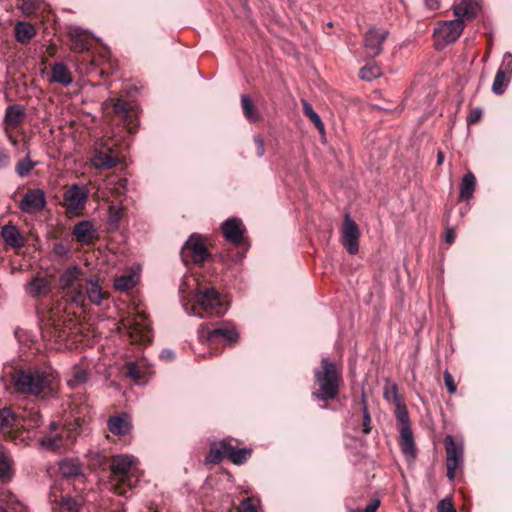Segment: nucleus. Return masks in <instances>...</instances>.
I'll return each mask as SVG.
<instances>
[{
	"mask_svg": "<svg viewBox=\"0 0 512 512\" xmlns=\"http://www.w3.org/2000/svg\"><path fill=\"white\" fill-rule=\"evenodd\" d=\"M512 76V54L506 52L503 55L502 62L498 68L493 84L492 92L496 95H502L510 82Z\"/></svg>",
	"mask_w": 512,
	"mask_h": 512,
	"instance_id": "412c9836",
	"label": "nucleus"
},
{
	"mask_svg": "<svg viewBox=\"0 0 512 512\" xmlns=\"http://www.w3.org/2000/svg\"><path fill=\"white\" fill-rule=\"evenodd\" d=\"M50 82L66 87L73 82V76L64 63L57 62L51 67Z\"/></svg>",
	"mask_w": 512,
	"mask_h": 512,
	"instance_id": "c85d7f7f",
	"label": "nucleus"
},
{
	"mask_svg": "<svg viewBox=\"0 0 512 512\" xmlns=\"http://www.w3.org/2000/svg\"><path fill=\"white\" fill-rule=\"evenodd\" d=\"M135 462V458L128 455L108 457L97 453L92 457L90 465L95 470L108 473L110 490L120 496H127L138 482Z\"/></svg>",
	"mask_w": 512,
	"mask_h": 512,
	"instance_id": "f03ea898",
	"label": "nucleus"
},
{
	"mask_svg": "<svg viewBox=\"0 0 512 512\" xmlns=\"http://www.w3.org/2000/svg\"><path fill=\"white\" fill-rule=\"evenodd\" d=\"M241 107L245 118L249 122L256 123L262 119L261 114L254 105L253 101L246 94H243L241 96Z\"/></svg>",
	"mask_w": 512,
	"mask_h": 512,
	"instance_id": "58836bf2",
	"label": "nucleus"
},
{
	"mask_svg": "<svg viewBox=\"0 0 512 512\" xmlns=\"http://www.w3.org/2000/svg\"><path fill=\"white\" fill-rule=\"evenodd\" d=\"M395 417L400 427H410L409 415L405 405V402L395 404Z\"/></svg>",
	"mask_w": 512,
	"mask_h": 512,
	"instance_id": "a18cd8bd",
	"label": "nucleus"
},
{
	"mask_svg": "<svg viewBox=\"0 0 512 512\" xmlns=\"http://www.w3.org/2000/svg\"><path fill=\"white\" fill-rule=\"evenodd\" d=\"M128 180L124 177H111L106 181V189L118 200L120 203L127 191Z\"/></svg>",
	"mask_w": 512,
	"mask_h": 512,
	"instance_id": "f704fd0d",
	"label": "nucleus"
},
{
	"mask_svg": "<svg viewBox=\"0 0 512 512\" xmlns=\"http://www.w3.org/2000/svg\"><path fill=\"white\" fill-rule=\"evenodd\" d=\"M12 460L6 451L0 447V480L9 481L12 477Z\"/></svg>",
	"mask_w": 512,
	"mask_h": 512,
	"instance_id": "a19ab883",
	"label": "nucleus"
},
{
	"mask_svg": "<svg viewBox=\"0 0 512 512\" xmlns=\"http://www.w3.org/2000/svg\"><path fill=\"white\" fill-rule=\"evenodd\" d=\"M236 510L237 512H257V509L250 498L244 499Z\"/></svg>",
	"mask_w": 512,
	"mask_h": 512,
	"instance_id": "864d4df0",
	"label": "nucleus"
},
{
	"mask_svg": "<svg viewBox=\"0 0 512 512\" xmlns=\"http://www.w3.org/2000/svg\"><path fill=\"white\" fill-rule=\"evenodd\" d=\"M9 498V500H6V504L0 505V512H21L23 511L24 507L21 503L14 501L12 498L13 496L11 494H8L6 496Z\"/></svg>",
	"mask_w": 512,
	"mask_h": 512,
	"instance_id": "09e8293b",
	"label": "nucleus"
},
{
	"mask_svg": "<svg viewBox=\"0 0 512 512\" xmlns=\"http://www.w3.org/2000/svg\"><path fill=\"white\" fill-rule=\"evenodd\" d=\"M252 450L247 448L237 449L230 441L222 440L218 443H212L208 455L211 463L218 464L224 458H228L236 465L244 464L251 456Z\"/></svg>",
	"mask_w": 512,
	"mask_h": 512,
	"instance_id": "1a4fd4ad",
	"label": "nucleus"
},
{
	"mask_svg": "<svg viewBox=\"0 0 512 512\" xmlns=\"http://www.w3.org/2000/svg\"><path fill=\"white\" fill-rule=\"evenodd\" d=\"M161 358H165V359H168V360H173L174 359V352L170 351V350H164L161 352Z\"/></svg>",
	"mask_w": 512,
	"mask_h": 512,
	"instance_id": "e2e57ef3",
	"label": "nucleus"
},
{
	"mask_svg": "<svg viewBox=\"0 0 512 512\" xmlns=\"http://www.w3.org/2000/svg\"><path fill=\"white\" fill-rule=\"evenodd\" d=\"M109 102L111 103L112 112L127 131L130 134L136 133L138 129V106L121 98H111Z\"/></svg>",
	"mask_w": 512,
	"mask_h": 512,
	"instance_id": "f8f14e48",
	"label": "nucleus"
},
{
	"mask_svg": "<svg viewBox=\"0 0 512 512\" xmlns=\"http://www.w3.org/2000/svg\"><path fill=\"white\" fill-rule=\"evenodd\" d=\"M479 2H458L453 5L454 20L439 21L434 29L436 42L454 43L462 34L466 23L471 22L479 11Z\"/></svg>",
	"mask_w": 512,
	"mask_h": 512,
	"instance_id": "39448f33",
	"label": "nucleus"
},
{
	"mask_svg": "<svg viewBox=\"0 0 512 512\" xmlns=\"http://www.w3.org/2000/svg\"><path fill=\"white\" fill-rule=\"evenodd\" d=\"M59 472L63 477L61 481H63L64 484L69 485L71 480L83 483L84 474L82 465L77 459L65 458L61 460L59 463Z\"/></svg>",
	"mask_w": 512,
	"mask_h": 512,
	"instance_id": "b1692460",
	"label": "nucleus"
},
{
	"mask_svg": "<svg viewBox=\"0 0 512 512\" xmlns=\"http://www.w3.org/2000/svg\"><path fill=\"white\" fill-rule=\"evenodd\" d=\"M443 377H444V383H445L447 390L450 393H455L457 388H456V384L454 382L453 376L448 371H445Z\"/></svg>",
	"mask_w": 512,
	"mask_h": 512,
	"instance_id": "5fc2aeb1",
	"label": "nucleus"
},
{
	"mask_svg": "<svg viewBox=\"0 0 512 512\" xmlns=\"http://www.w3.org/2000/svg\"><path fill=\"white\" fill-rule=\"evenodd\" d=\"M55 51H56V47H55L54 45H51V46H49V47H48V53H49L50 55H52V56H53V55H54V53H55Z\"/></svg>",
	"mask_w": 512,
	"mask_h": 512,
	"instance_id": "69168bd1",
	"label": "nucleus"
},
{
	"mask_svg": "<svg viewBox=\"0 0 512 512\" xmlns=\"http://www.w3.org/2000/svg\"><path fill=\"white\" fill-rule=\"evenodd\" d=\"M51 290V282L46 277H35L27 285V292L35 298L45 297Z\"/></svg>",
	"mask_w": 512,
	"mask_h": 512,
	"instance_id": "2f4dec72",
	"label": "nucleus"
},
{
	"mask_svg": "<svg viewBox=\"0 0 512 512\" xmlns=\"http://www.w3.org/2000/svg\"><path fill=\"white\" fill-rule=\"evenodd\" d=\"M89 377L90 372L88 367L84 364H76L71 369L67 383L71 387L82 385L88 381Z\"/></svg>",
	"mask_w": 512,
	"mask_h": 512,
	"instance_id": "c9c22d12",
	"label": "nucleus"
},
{
	"mask_svg": "<svg viewBox=\"0 0 512 512\" xmlns=\"http://www.w3.org/2000/svg\"><path fill=\"white\" fill-rule=\"evenodd\" d=\"M134 285L135 280L132 274L121 275L114 281V288L118 291H127L129 289H132Z\"/></svg>",
	"mask_w": 512,
	"mask_h": 512,
	"instance_id": "de8ad7c7",
	"label": "nucleus"
},
{
	"mask_svg": "<svg viewBox=\"0 0 512 512\" xmlns=\"http://www.w3.org/2000/svg\"><path fill=\"white\" fill-rule=\"evenodd\" d=\"M476 187V178L472 172H467L460 183L459 198L462 201H466L473 196Z\"/></svg>",
	"mask_w": 512,
	"mask_h": 512,
	"instance_id": "4c0bfd02",
	"label": "nucleus"
},
{
	"mask_svg": "<svg viewBox=\"0 0 512 512\" xmlns=\"http://www.w3.org/2000/svg\"><path fill=\"white\" fill-rule=\"evenodd\" d=\"M124 159L123 144L119 142V139L109 137L96 144L91 163L96 169L107 170L116 167Z\"/></svg>",
	"mask_w": 512,
	"mask_h": 512,
	"instance_id": "423d86ee",
	"label": "nucleus"
},
{
	"mask_svg": "<svg viewBox=\"0 0 512 512\" xmlns=\"http://www.w3.org/2000/svg\"><path fill=\"white\" fill-rule=\"evenodd\" d=\"M16 40L21 44H27L36 35L35 27L27 22H18L14 28Z\"/></svg>",
	"mask_w": 512,
	"mask_h": 512,
	"instance_id": "e433bc0d",
	"label": "nucleus"
},
{
	"mask_svg": "<svg viewBox=\"0 0 512 512\" xmlns=\"http://www.w3.org/2000/svg\"><path fill=\"white\" fill-rule=\"evenodd\" d=\"M360 230L357 223L347 214L341 229V242L347 252L355 255L359 251Z\"/></svg>",
	"mask_w": 512,
	"mask_h": 512,
	"instance_id": "a211bd4d",
	"label": "nucleus"
},
{
	"mask_svg": "<svg viewBox=\"0 0 512 512\" xmlns=\"http://www.w3.org/2000/svg\"><path fill=\"white\" fill-rule=\"evenodd\" d=\"M379 506H380V500L374 499L362 511L363 512H376V510L378 509Z\"/></svg>",
	"mask_w": 512,
	"mask_h": 512,
	"instance_id": "680f3d73",
	"label": "nucleus"
},
{
	"mask_svg": "<svg viewBox=\"0 0 512 512\" xmlns=\"http://www.w3.org/2000/svg\"><path fill=\"white\" fill-rule=\"evenodd\" d=\"M46 206V195L42 189H28L23 195L19 208L21 211L29 214L41 212Z\"/></svg>",
	"mask_w": 512,
	"mask_h": 512,
	"instance_id": "aec40b11",
	"label": "nucleus"
},
{
	"mask_svg": "<svg viewBox=\"0 0 512 512\" xmlns=\"http://www.w3.org/2000/svg\"><path fill=\"white\" fill-rule=\"evenodd\" d=\"M437 509H438V512H456L451 500H449V499L441 500L438 503Z\"/></svg>",
	"mask_w": 512,
	"mask_h": 512,
	"instance_id": "6e6d98bb",
	"label": "nucleus"
},
{
	"mask_svg": "<svg viewBox=\"0 0 512 512\" xmlns=\"http://www.w3.org/2000/svg\"><path fill=\"white\" fill-rule=\"evenodd\" d=\"M400 440L399 444L402 449V452L405 456L409 458H415L416 456V447L413 439V434L411 427H400Z\"/></svg>",
	"mask_w": 512,
	"mask_h": 512,
	"instance_id": "72a5a7b5",
	"label": "nucleus"
},
{
	"mask_svg": "<svg viewBox=\"0 0 512 512\" xmlns=\"http://www.w3.org/2000/svg\"><path fill=\"white\" fill-rule=\"evenodd\" d=\"M456 233L454 228H447L445 231V241L449 245L453 244L455 241Z\"/></svg>",
	"mask_w": 512,
	"mask_h": 512,
	"instance_id": "bf43d9fd",
	"label": "nucleus"
},
{
	"mask_svg": "<svg viewBox=\"0 0 512 512\" xmlns=\"http://www.w3.org/2000/svg\"><path fill=\"white\" fill-rule=\"evenodd\" d=\"M221 229L225 239L229 242L235 245H240L243 242L245 226L241 219L229 218L222 223Z\"/></svg>",
	"mask_w": 512,
	"mask_h": 512,
	"instance_id": "393cba45",
	"label": "nucleus"
},
{
	"mask_svg": "<svg viewBox=\"0 0 512 512\" xmlns=\"http://www.w3.org/2000/svg\"><path fill=\"white\" fill-rule=\"evenodd\" d=\"M180 256L185 265L193 263L200 266L213 260V256L207 250L201 236L195 234L191 235L186 241L181 249Z\"/></svg>",
	"mask_w": 512,
	"mask_h": 512,
	"instance_id": "ddd939ff",
	"label": "nucleus"
},
{
	"mask_svg": "<svg viewBox=\"0 0 512 512\" xmlns=\"http://www.w3.org/2000/svg\"><path fill=\"white\" fill-rule=\"evenodd\" d=\"M354 512H363V511H362L361 509H357V510H356V511H354Z\"/></svg>",
	"mask_w": 512,
	"mask_h": 512,
	"instance_id": "338daca9",
	"label": "nucleus"
},
{
	"mask_svg": "<svg viewBox=\"0 0 512 512\" xmlns=\"http://www.w3.org/2000/svg\"><path fill=\"white\" fill-rule=\"evenodd\" d=\"M83 272L80 268L73 266L63 271L58 279L57 287L66 302L76 305L83 304L84 296Z\"/></svg>",
	"mask_w": 512,
	"mask_h": 512,
	"instance_id": "6e6552de",
	"label": "nucleus"
},
{
	"mask_svg": "<svg viewBox=\"0 0 512 512\" xmlns=\"http://www.w3.org/2000/svg\"><path fill=\"white\" fill-rule=\"evenodd\" d=\"M383 396L394 405L404 401V398L398 393V386L395 383L387 382L384 387Z\"/></svg>",
	"mask_w": 512,
	"mask_h": 512,
	"instance_id": "c03bdc74",
	"label": "nucleus"
},
{
	"mask_svg": "<svg viewBox=\"0 0 512 512\" xmlns=\"http://www.w3.org/2000/svg\"><path fill=\"white\" fill-rule=\"evenodd\" d=\"M444 161V154L443 152L439 151L437 155V164L441 165Z\"/></svg>",
	"mask_w": 512,
	"mask_h": 512,
	"instance_id": "0e129e2a",
	"label": "nucleus"
},
{
	"mask_svg": "<svg viewBox=\"0 0 512 512\" xmlns=\"http://www.w3.org/2000/svg\"><path fill=\"white\" fill-rule=\"evenodd\" d=\"M72 235L82 245H93L99 239L97 229L89 220L76 223L72 229Z\"/></svg>",
	"mask_w": 512,
	"mask_h": 512,
	"instance_id": "5701e85b",
	"label": "nucleus"
},
{
	"mask_svg": "<svg viewBox=\"0 0 512 512\" xmlns=\"http://www.w3.org/2000/svg\"><path fill=\"white\" fill-rule=\"evenodd\" d=\"M108 292L103 291L99 284V280H88L84 281V296L87 297L92 303L100 305L102 301L108 298Z\"/></svg>",
	"mask_w": 512,
	"mask_h": 512,
	"instance_id": "cd10ccee",
	"label": "nucleus"
},
{
	"mask_svg": "<svg viewBox=\"0 0 512 512\" xmlns=\"http://www.w3.org/2000/svg\"><path fill=\"white\" fill-rule=\"evenodd\" d=\"M108 430L117 436H125L131 429V424L125 414L109 417L107 421Z\"/></svg>",
	"mask_w": 512,
	"mask_h": 512,
	"instance_id": "473e14b6",
	"label": "nucleus"
},
{
	"mask_svg": "<svg viewBox=\"0 0 512 512\" xmlns=\"http://www.w3.org/2000/svg\"><path fill=\"white\" fill-rule=\"evenodd\" d=\"M360 405H361V410L363 412V417H362V432L366 435H368L371 430H372V425H371V415L369 413V410H368V404H367V401H366V396H365V392L363 391L362 392V395H361V401H360Z\"/></svg>",
	"mask_w": 512,
	"mask_h": 512,
	"instance_id": "79ce46f5",
	"label": "nucleus"
},
{
	"mask_svg": "<svg viewBox=\"0 0 512 512\" xmlns=\"http://www.w3.org/2000/svg\"><path fill=\"white\" fill-rule=\"evenodd\" d=\"M123 208L117 206L109 207V222L111 225H117L123 217Z\"/></svg>",
	"mask_w": 512,
	"mask_h": 512,
	"instance_id": "8fccbe9b",
	"label": "nucleus"
},
{
	"mask_svg": "<svg viewBox=\"0 0 512 512\" xmlns=\"http://www.w3.org/2000/svg\"><path fill=\"white\" fill-rule=\"evenodd\" d=\"M254 144L256 146V155L262 157L265 153V143L261 134H256L253 137Z\"/></svg>",
	"mask_w": 512,
	"mask_h": 512,
	"instance_id": "603ef678",
	"label": "nucleus"
},
{
	"mask_svg": "<svg viewBox=\"0 0 512 512\" xmlns=\"http://www.w3.org/2000/svg\"><path fill=\"white\" fill-rule=\"evenodd\" d=\"M89 61L87 68H86V74L93 79L94 77H104L108 75V70L106 68L107 63L104 61V59L100 56H91L88 54L86 57L83 58V61Z\"/></svg>",
	"mask_w": 512,
	"mask_h": 512,
	"instance_id": "7c9ffc66",
	"label": "nucleus"
},
{
	"mask_svg": "<svg viewBox=\"0 0 512 512\" xmlns=\"http://www.w3.org/2000/svg\"><path fill=\"white\" fill-rule=\"evenodd\" d=\"M85 397L80 396L78 399L74 400V404L79 402L80 405V412L81 414L85 415L89 413V405L84 403Z\"/></svg>",
	"mask_w": 512,
	"mask_h": 512,
	"instance_id": "052dcab7",
	"label": "nucleus"
},
{
	"mask_svg": "<svg viewBox=\"0 0 512 512\" xmlns=\"http://www.w3.org/2000/svg\"><path fill=\"white\" fill-rule=\"evenodd\" d=\"M89 197V190L84 185L72 184L67 186L63 193L62 206L69 217L83 214Z\"/></svg>",
	"mask_w": 512,
	"mask_h": 512,
	"instance_id": "9b49d317",
	"label": "nucleus"
},
{
	"mask_svg": "<svg viewBox=\"0 0 512 512\" xmlns=\"http://www.w3.org/2000/svg\"><path fill=\"white\" fill-rule=\"evenodd\" d=\"M198 336L202 342H207L210 346L222 342L234 344L239 338V334L235 327L224 322L216 327H210L206 323L201 324L198 330Z\"/></svg>",
	"mask_w": 512,
	"mask_h": 512,
	"instance_id": "9d476101",
	"label": "nucleus"
},
{
	"mask_svg": "<svg viewBox=\"0 0 512 512\" xmlns=\"http://www.w3.org/2000/svg\"><path fill=\"white\" fill-rule=\"evenodd\" d=\"M71 333V327H68L66 320L55 318L54 315H50L42 327L43 337L57 343L67 341Z\"/></svg>",
	"mask_w": 512,
	"mask_h": 512,
	"instance_id": "f3484780",
	"label": "nucleus"
},
{
	"mask_svg": "<svg viewBox=\"0 0 512 512\" xmlns=\"http://www.w3.org/2000/svg\"><path fill=\"white\" fill-rule=\"evenodd\" d=\"M124 369L125 375L138 383L145 381L147 375L150 373V367L145 359L128 361L125 363Z\"/></svg>",
	"mask_w": 512,
	"mask_h": 512,
	"instance_id": "bb28decb",
	"label": "nucleus"
},
{
	"mask_svg": "<svg viewBox=\"0 0 512 512\" xmlns=\"http://www.w3.org/2000/svg\"><path fill=\"white\" fill-rule=\"evenodd\" d=\"M36 3L37 2H22L21 9L27 13L28 15L33 14L36 9Z\"/></svg>",
	"mask_w": 512,
	"mask_h": 512,
	"instance_id": "13d9d810",
	"label": "nucleus"
},
{
	"mask_svg": "<svg viewBox=\"0 0 512 512\" xmlns=\"http://www.w3.org/2000/svg\"><path fill=\"white\" fill-rule=\"evenodd\" d=\"M4 378H9L17 392L40 399L55 396L59 385L58 377L51 368L7 366L4 368Z\"/></svg>",
	"mask_w": 512,
	"mask_h": 512,
	"instance_id": "f257e3e1",
	"label": "nucleus"
},
{
	"mask_svg": "<svg viewBox=\"0 0 512 512\" xmlns=\"http://www.w3.org/2000/svg\"><path fill=\"white\" fill-rule=\"evenodd\" d=\"M24 117V111L17 105H10L6 109L5 123L8 127H17Z\"/></svg>",
	"mask_w": 512,
	"mask_h": 512,
	"instance_id": "ea45409f",
	"label": "nucleus"
},
{
	"mask_svg": "<svg viewBox=\"0 0 512 512\" xmlns=\"http://www.w3.org/2000/svg\"><path fill=\"white\" fill-rule=\"evenodd\" d=\"M314 390L312 397L321 402V408H328L336 400L343 385L342 366L328 357H323L320 365L313 371Z\"/></svg>",
	"mask_w": 512,
	"mask_h": 512,
	"instance_id": "20e7f679",
	"label": "nucleus"
},
{
	"mask_svg": "<svg viewBox=\"0 0 512 512\" xmlns=\"http://www.w3.org/2000/svg\"><path fill=\"white\" fill-rule=\"evenodd\" d=\"M42 424V416L36 406L30 408L4 407L0 409V432L15 444L27 443L31 432Z\"/></svg>",
	"mask_w": 512,
	"mask_h": 512,
	"instance_id": "7ed1b4c3",
	"label": "nucleus"
},
{
	"mask_svg": "<svg viewBox=\"0 0 512 512\" xmlns=\"http://www.w3.org/2000/svg\"><path fill=\"white\" fill-rule=\"evenodd\" d=\"M64 482L60 481L55 483L49 492V502L52 504V510H56V506L61 511L78 512L82 505V499L78 496L72 497L69 494L63 493Z\"/></svg>",
	"mask_w": 512,
	"mask_h": 512,
	"instance_id": "2eb2a0df",
	"label": "nucleus"
},
{
	"mask_svg": "<svg viewBox=\"0 0 512 512\" xmlns=\"http://www.w3.org/2000/svg\"><path fill=\"white\" fill-rule=\"evenodd\" d=\"M381 75V69L376 64H366L359 71L362 80L371 81Z\"/></svg>",
	"mask_w": 512,
	"mask_h": 512,
	"instance_id": "49530a36",
	"label": "nucleus"
},
{
	"mask_svg": "<svg viewBox=\"0 0 512 512\" xmlns=\"http://www.w3.org/2000/svg\"><path fill=\"white\" fill-rule=\"evenodd\" d=\"M67 35L70 40V49L74 52L82 53L89 51L91 43L86 32L77 26H69Z\"/></svg>",
	"mask_w": 512,
	"mask_h": 512,
	"instance_id": "a878e982",
	"label": "nucleus"
},
{
	"mask_svg": "<svg viewBox=\"0 0 512 512\" xmlns=\"http://www.w3.org/2000/svg\"><path fill=\"white\" fill-rule=\"evenodd\" d=\"M76 429H70L63 427L59 432L43 436L39 442L44 448L62 453L63 451L69 450L74 445L78 436Z\"/></svg>",
	"mask_w": 512,
	"mask_h": 512,
	"instance_id": "4468645a",
	"label": "nucleus"
},
{
	"mask_svg": "<svg viewBox=\"0 0 512 512\" xmlns=\"http://www.w3.org/2000/svg\"><path fill=\"white\" fill-rule=\"evenodd\" d=\"M32 169L33 164L28 159L21 160L16 165V172L22 177L28 175Z\"/></svg>",
	"mask_w": 512,
	"mask_h": 512,
	"instance_id": "3c124183",
	"label": "nucleus"
},
{
	"mask_svg": "<svg viewBox=\"0 0 512 512\" xmlns=\"http://www.w3.org/2000/svg\"><path fill=\"white\" fill-rule=\"evenodd\" d=\"M446 448V467L447 477L453 481L455 478V470L462 464L463 461V450L462 447L457 445L452 436L445 438Z\"/></svg>",
	"mask_w": 512,
	"mask_h": 512,
	"instance_id": "4be33fe9",
	"label": "nucleus"
},
{
	"mask_svg": "<svg viewBox=\"0 0 512 512\" xmlns=\"http://www.w3.org/2000/svg\"><path fill=\"white\" fill-rule=\"evenodd\" d=\"M383 28L371 27L364 35V48L368 57L379 56L383 51V43L388 36Z\"/></svg>",
	"mask_w": 512,
	"mask_h": 512,
	"instance_id": "6ab92c4d",
	"label": "nucleus"
},
{
	"mask_svg": "<svg viewBox=\"0 0 512 512\" xmlns=\"http://www.w3.org/2000/svg\"><path fill=\"white\" fill-rule=\"evenodd\" d=\"M228 309V302L214 287H199L192 305L194 314L199 317L208 315L223 316Z\"/></svg>",
	"mask_w": 512,
	"mask_h": 512,
	"instance_id": "0eeeda50",
	"label": "nucleus"
},
{
	"mask_svg": "<svg viewBox=\"0 0 512 512\" xmlns=\"http://www.w3.org/2000/svg\"><path fill=\"white\" fill-rule=\"evenodd\" d=\"M128 336L133 344L146 346L152 341V332L150 324L144 315L128 320L126 325Z\"/></svg>",
	"mask_w": 512,
	"mask_h": 512,
	"instance_id": "dca6fc26",
	"label": "nucleus"
},
{
	"mask_svg": "<svg viewBox=\"0 0 512 512\" xmlns=\"http://www.w3.org/2000/svg\"><path fill=\"white\" fill-rule=\"evenodd\" d=\"M1 236L6 245L19 249L25 245V238L21 235L18 228L12 224L5 225L1 230Z\"/></svg>",
	"mask_w": 512,
	"mask_h": 512,
	"instance_id": "c756f323",
	"label": "nucleus"
},
{
	"mask_svg": "<svg viewBox=\"0 0 512 512\" xmlns=\"http://www.w3.org/2000/svg\"><path fill=\"white\" fill-rule=\"evenodd\" d=\"M303 113L310 119L320 133L324 132V124L320 116L314 111L312 105L306 101L303 102Z\"/></svg>",
	"mask_w": 512,
	"mask_h": 512,
	"instance_id": "37998d69",
	"label": "nucleus"
},
{
	"mask_svg": "<svg viewBox=\"0 0 512 512\" xmlns=\"http://www.w3.org/2000/svg\"><path fill=\"white\" fill-rule=\"evenodd\" d=\"M482 117V110L479 109V108H475L473 110H471L468 118H467V123L468 125H472V124H476L479 122V120L481 119Z\"/></svg>",
	"mask_w": 512,
	"mask_h": 512,
	"instance_id": "4d7b16f0",
	"label": "nucleus"
}]
</instances>
